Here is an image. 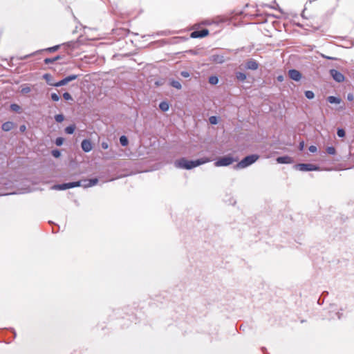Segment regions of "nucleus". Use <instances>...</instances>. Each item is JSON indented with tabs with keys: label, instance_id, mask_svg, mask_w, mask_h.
<instances>
[{
	"label": "nucleus",
	"instance_id": "f257e3e1",
	"mask_svg": "<svg viewBox=\"0 0 354 354\" xmlns=\"http://www.w3.org/2000/svg\"><path fill=\"white\" fill-rule=\"evenodd\" d=\"M209 161L210 160L208 158H203L196 160H188L185 158H182L176 160L174 165L178 168L191 169Z\"/></svg>",
	"mask_w": 354,
	"mask_h": 354
},
{
	"label": "nucleus",
	"instance_id": "f03ea898",
	"mask_svg": "<svg viewBox=\"0 0 354 354\" xmlns=\"http://www.w3.org/2000/svg\"><path fill=\"white\" fill-rule=\"evenodd\" d=\"M97 182L98 180L97 178H93L90 180H84L77 182L68 183V189L79 186H83L84 187H92L93 185H95L97 183Z\"/></svg>",
	"mask_w": 354,
	"mask_h": 354
},
{
	"label": "nucleus",
	"instance_id": "7ed1b4c3",
	"mask_svg": "<svg viewBox=\"0 0 354 354\" xmlns=\"http://www.w3.org/2000/svg\"><path fill=\"white\" fill-rule=\"evenodd\" d=\"M258 159H259L258 155L253 154V155L248 156L245 158H244L242 160H241L236 165V167L237 168H245V167L252 165L254 162H256Z\"/></svg>",
	"mask_w": 354,
	"mask_h": 354
},
{
	"label": "nucleus",
	"instance_id": "20e7f679",
	"mask_svg": "<svg viewBox=\"0 0 354 354\" xmlns=\"http://www.w3.org/2000/svg\"><path fill=\"white\" fill-rule=\"evenodd\" d=\"M237 160L238 159H234L232 157L227 156L220 158L217 161L214 162V165L216 167L228 166L234 162H236Z\"/></svg>",
	"mask_w": 354,
	"mask_h": 354
},
{
	"label": "nucleus",
	"instance_id": "39448f33",
	"mask_svg": "<svg viewBox=\"0 0 354 354\" xmlns=\"http://www.w3.org/2000/svg\"><path fill=\"white\" fill-rule=\"evenodd\" d=\"M66 45V43H63L62 44V46H65ZM60 46H61V45H55V46H53L52 47L46 48L45 49L37 50L35 53H32L31 54L25 55L23 57H21V60L25 59H26L28 57H31V56H32V55H34L35 54L43 52V51L49 52V53L55 52V51L58 50V49L60 48Z\"/></svg>",
	"mask_w": 354,
	"mask_h": 354
},
{
	"label": "nucleus",
	"instance_id": "423d86ee",
	"mask_svg": "<svg viewBox=\"0 0 354 354\" xmlns=\"http://www.w3.org/2000/svg\"><path fill=\"white\" fill-rule=\"evenodd\" d=\"M300 171H317L319 170V167L315 165L310 163H301L298 164L296 166Z\"/></svg>",
	"mask_w": 354,
	"mask_h": 354
},
{
	"label": "nucleus",
	"instance_id": "0eeeda50",
	"mask_svg": "<svg viewBox=\"0 0 354 354\" xmlns=\"http://www.w3.org/2000/svg\"><path fill=\"white\" fill-rule=\"evenodd\" d=\"M209 35V30L206 28L201 30H194L191 32L190 37L192 38H203Z\"/></svg>",
	"mask_w": 354,
	"mask_h": 354
},
{
	"label": "nucleus",
	"instance_id": "6e6552de",
	"mask_svg": "<svg viewBox=\"0 0 354 354\" xmlns=\"http://www.w3.org/2000/svg\"><path fill=\"white\" fill-rule=\"evenodd\" d=\"M330 74L333 78L339 83L343 82L345 80L344 75L335 69H331L330 71Z\"/></svg>",
	"mask_w": 354,
	"mask_h": 354
},
{
	"label": "nucleus",
	"instance_id": "1a4fd4ad",
	"mask_svg": "<svg viewBox=\"0 0 354 354\" xmlns=\"http://www.w3.org/2000/svg\"><path fill=\"white\" fill-rule=\"evenodd\" d=\"M288 75L290 79L295 81H299L301 79V73L295 69H291L288 71Z\"/></svg>",
	"mask_w": 354,
	"mask_h": 354
},
{
	"label": "nucleus",
	"instance_id": "9d476101",
	"mask_svg": "<svg viewBox=\"0 0 354 354\" xmlns=\"http://www.w3.org/2000/svg\"><path fill=\"white\" fill-rule=\"evenodd\" d=\"M81 147L84 152H89L93 149V144L90 140L85 139L82 142Z\"/></svg>",
	"mask_w": 354,
	"mask_h": 354
},
{
	"label": "nucleus",
	"instance_id": "9b49d317",
	"mask_svg": "<svg viewBox=\"0 0 354 354\" xmlns=\"http://www.w3.org/2000/svg\"><path fill=\"white\" fill-rule=\"evenodd\" d=\"M15 125L16 124L13 122L7 121L2 124L1 129L3 131L8 132V131H11L15 127Z\"/></svg>",
	"mask_w": 354,
	"mask_h": 354
},
{
	"label": "nucleus",
	"instance_id": "f8f14e48",
	"mask_svg": "<svg viewBox=\"0 0 354 354\" xmlns=\"http://www.w3.org/2000/svg\"><path fill=\"white\" fill-rule=\"evenodd\" d=\"M245 67L247 69L257 70L259 67V64L254 59H250L246 62Z\"/></svg>",
	"mask_w": 354,
	"mask_h": 354
},
{
	"label": "nucleus",
	"instance_id": "ddd939ff",
	"mask_svg": "<svg viewBox=\"0 0 354 354\" xmlns=\"http://www.w3.org/2000/svg\"><path fill=\"white\" fill-rule=\"evenodd\" d=\"M277 162L280 164H290L292 162V159L290 156H281L277 158Z\"/></svg>",
	"mask_w": 354,
	"mask_h": 354
},
{
	"label": "nucleus",
	"instance_id": "4468645a",
	"mask_svg": "<svg viewBox=\"0 0 354 354\" xmlns=\"http://www.w3.org/2000/svg\"><path fill=\"white\" fill-rule=\"evenodd\" d=\"M50 189L53 190H62V191L66 190V182H63L62 183H60V184L53 185L50 187Z\"/></svg>",
	"mask_w": 354,
	"mask_h": 354
},
{
	"label": "nucleus",
	"instance_id": "2eb2a0df",
	"mask_svg": "<svg viewBox=\"0 0 354 354\" xmlns=\"http://www.w3.org/2000/svg\"><path fill=\"white\" fill-rule=\"evenodd\" d=\"M43 78L46 80V83L48 85L53 86L55 80L50 74H49V73L44 74Z\"/></svg>",
	"mask_w": 354,
	"mask_h": 354
},
{
	"label": "nucleus",
	"instance_id": "dca6fc26",
	"mask_svg": "<svg viewBox=\"0 0 354 354\" xmlns=\"http://www.w3.org/2000/svg\"><path fill=\"white\" fill-rule=\"evenodd\" d=\"M60 56L59 55H57L54 57H52V58H50V57H47V58H45L44 60V62L45 64H53L54 63L55 61L58 60L60 59Z\"/></svg>",
	"mask_w": 354,
	"mask_h": 354
},
{
	"label": "nucleus",
	"instance_id": "f3484780",
	"mask_svg": "<svg viewBox=\"0 0 354 354\" xmlns=\"http://www.w3.org/2000/svg\"><path fill=\"white\" fill-rule=\"evenodd\" d=\"M327 100L330 104H339L342 101L340 98L336 97L335 96L328 97Z\"/></svg>",
	"mask_w": 354,
	"mask_h": 354
},
{
	"label": "nucleus",
	"instance_id": "a211bd4d",
	"mask_svg": "<svg viewBox=\"0 0 354 354\" xmlns=\"http://www.w3.org/2000/svg\"><path fill=\"white\" fill-rule=\"evenodd\" d=\"M10 109L11 111L17 112V113H19L21 110V107L16 103H12L10 105Z\"/></svg>",
	"mask_w": 354,
	"mask_h": 354
},
{
	"label": "nucleus",
	"instance_id": "6ab92c4d",
	"mask_svg": "<svg viewBox=\"0 0 354 354\" xmlns=\"http://www.w3.org/2000/svg\"><path fill=\"white\" fill-rule=\"evenodd\" d=\"M66 85V76H64L61 80L54 82L53 86L59 87L61 86Z\"/></svg>",
	"mask_w": 354,
	"mask_h": 354
},
{
	"label": "nucleus",
	"instance_id": "aec40b11",
	"mask_svg": "<svg viewBox=\"0 0 354 354\" xmlns=\"http://www.w3.org/2000/svg\"><path fill=\"white\" fill-rule=\"evenodd\" d=\"M31 91V88L28 84H25L21 86V93L22 94H27Z\"/></svg>",
	"mask_w": 354,
	"mask_h": 354
},
{
	"label": "nucleus",
	"instance_id": "412c9836",
	"mask_svg": "<svg viewBox=\"0 0 354 354\" xmlns=\"http://www.w3.org/2000/svg\"><path fill=\"white\" fill-rule=\"evenodd\" d=\"M236 77L238 80L243 82L246 80V75L241 72H237L236 73Z\"/></svg>",
	"mask_w": 354,
	"mask_h": 354
},
{
	"label": "nucleus",
	"instance_id": "4be33fe9",
	"mask_svg": "<svg viewBox=\"0 0 354 354\" xmlns=\"http://www.w3.org/2000/svg\"><path fill=\"white\" fill-rule=\"evenodd\" d=\"M159 107L162 111H167L169 110V105L167 102H162L159 104Z\"/></svg>",
	"mask_w": 354,
	"mask_h": 354
},
{
	"label": "nucleus",
	"instance_id": "5701e85b",
	"mask_svg": "<svg viewBox=\"0 0 354 354\" xmlns=\"http://www.w3.org/2000/svg\"><path fill=\"white\" fill-rule=\"evenodd\" d=\"M213 61L217 63H223L224 62V57L221 55H214Z\"/></svg>",
	"mask_w": 354,
	"mask_h": 354
},
{
	"label": "nucleus",
	"instance_id": "b1692460",
	"mask_svg": "<svg viewBox=\"0 0 354 354\" xmlns=\"http://www.w3.org/2000/svg\"><path fill=\"white\" fill-rule=\"evenodd\" d=\"M55 120L57 122H62L64 120V115L62 113L56 114L55 115Z\"/></svg>",
	"mask_w": 354,
	"mask_h": 354
},
{
	"label": "nucleus",
	"instance_id": "393cba45",
	"mask_svg": "<svg viewBox=\"0 0 354 354\" xmlns=\"http://www.w3.org/2000/svg\"><path fill=\"white\" fill-rule=\"evenodd\" d=\"M120 142L122 146H127L129 143L128 139L125 136H122L120 138Z\"/></svg>",
	"mask_w": 354,
	"mask_h": 354
},
{
	"label": "nucleus",
	"instance_id": "a878e982",
	"mask_svg": "<svg viewBox=\"0 0 354 354\" xmlns=\"http://www.w3.org/2000/svg\"><path fill=\"white\" fill-rule=\"evenodd\" d=\"M50 223L52 225V232L57 233L59 230V226L52 221H50Z\"/></svg>",
	"mask_w": 354,
	"mask_h": 354
},
{
	"label": "nucleus",
	"instance_id": "bb28decb",
	"mask_svg": "<svg viewBox=\"0 0 354 354\" xmlns=\"http://www.w3.org/2000/svg\"><path fill=\"white\" fill-rule=\"evenodd\" d=\"M218 82V78L216 76H211L209 78V83L213 85L216 84Z\"/></svg>",
	"mask_w": 354,
	"mask_h": 354
},
{
	"label": "nucleus",
	"instance_id": "cd10ccee",
	"mask_svg": "<svg viewBox=\"0 0 354 354\" xmlns=\"http://www.w3.org/2000/svg\"><path fill=\"white\" fill-rule=\"evenodd\" d=\"M51 154L53 157L57 158L61 156V151L57 149H55L51 151Z\"/></svg>",
	"mask_w": 354,
	"mask_h": 354
},
{
	"label": "nucleus",
	"instance_id": "c85d7f7f",
	"mask_svg": "<svg viewBox=\"0 0 354 354\" xmlns=\"http://www.w3.org/2000/svg\"><path fill=\"white\" fill-rule=\"evenodd\" d=\"M30 191H31V189L29 187H28L22 188L21 192H12V193H10V194H25V193H28Z\"/></svg>",
	"mask_w": 354,
	"mask_h": 354
},
{
	"label": "nucleus",
	"instance_id": "c756f323",
	"mask_svg": "<svg viewBox=\"0 0 354 354\" xmlns=\"http://www.w3.org/2000/svg\"><path fill=\"white\" fill-rule=\"evenodd\" d=\"M64 138L62 137H57L55 139V145L58 147L62 146L64 144Z\"/></svg>",
	"mask_w": 354,
	"mask_h": 354
},
{
	"label": "nucleus",
	"instance_id": "7c9ffc66",
	"mask_svg": "<svg viewBox=\"0 0 354 354\" xmlns=\"http://www.w3.org/2000/svg\"><path fill=\"white\" fill-rule=\"evenodd\" d=\"M171 85L177 89H180L182 87L181 84L178 81L176 80L171 81Z\"/></svg>",
	"mask_w": 354,
	"mask_h": 354
},
{
	"label": "nucleus",
	"instance_id": "2f4dec72",
	"mask_svg": "<svg viewBox=\"0 0 354 354\" xmlns=\"http://www.w3.org/2000/svg\"><path fill=\"white\" fill-rule=\"evenodd\" d=\"M328 154L334 155L336 153V149L333 147H328L326 149Z\"/></svg>",
	"mask_w": 354,
	"mask_h": 354
},
{
	"label": "nucleus",
	"instance_id": "473e14b6",
	"mask_svg": "<svg viewBox=\"0 0 354 354\" xmlns=\"http://www.w3.org/2000/svg\"><path fill=\"white\" fill-rule=\"evenodd\" d=\"M50 97H51V100L54 102H57L59 101L60 97L59 95V94L56 93H52L50 94Z\"/></svg>",
	"mask_w": 354,
	"mask_h": 354
},
{
	"label": "nucleus",
	"instance_id": "72a5a7b5",
	"mask_svg": "<svg viewBox=\"0 0 354 354\" xmlns=\"http://www.w3.org/2000/svg\"><path fill=\"white\" fill-rule=\"evenodd\" d=\"M305 95L308 99H313L315 96L314 93L311 91H307L305 92Z\"/></svg>",
	"mask_w": 354,
	"mask_h": 354
},
{
	"label": "nucleus",
	"instance_id": "f704fd0d",
	"mask_svg": "<svg viewBox=\"0 0 354 354\" xmlns=\"http://www.w3.org/2000/svg\"><path fill=\"white\" fill-rule=\"evenodd\" d=\"M75 128L76 127H75V124H72V125L68 126V134L73 133L75 131Z\"/></svg>",
	"mask_w": 354,
	"mask_h": 354
},
{
	"label": "nucleus",
	"instance_id": "c9c22d12",
	"mask_svg": "<svg viewBox=\"0 0 354 354\" xmlns=\"http://www.w3.org/2000/svg\"><path fill=\"white\" fill-rule=\"evenodd\" d=\"M209 121L212 124H216L218 122L217 118L216 116H211L209 118Z\"/></svg>",
	"mask_w": 354,
	"mask_h": 354
},
{
	"label": "nucleus",
	"instance_id": "e433bc0d",
	"mask_svg": "<svg viewBox=\"0 0 354 354\" xmlns=\"http://www.w3.org/2000/svg\"><path fill=\"white\" fill-rule=\"evenodd\" d=\"M337 134L340 138L344 137L345 136V131L342 129H338Z\"/></svg>",
	"mask_w": 354,
	"mask_h": 354
},
{
	"label": "nucleus",
	"instance_id": "4c0bfd02",
	"mask_svg": "<svg viewBox=\"0 0 354 354\" xmlns=\"http://www.w3.org/2000/svg\"><path fill=\"white\" fill-rule=\"evenodd\" d=\"M308 149H309V151L311 153H315L317 151V147L314 146V145L310 146Z\"/></svg>",
	"mask_w": 354,
	"mask_h": 354
},
{
	"label": "nucleus",
	"instance_id": "58836bf2",
	"mask_svg": "<svg viewBox=\"0 0 354 354\" xmlns=\"http://www.w3.org/2000/svg\"><path fill=\"white\" fill-rule=\"evenodd\" d=\"M26 130V126L25 124H21L19 127V131L21 133H24Z\"/></svg>",
	"mask_w": 354,
	"mask_h": 354
},
{
	"label": "nucleus",
	"instance_id": "ea45409f",
	"mask_svg": "<svg viewBox=\"0 0 354 354\" xmlns=\"http://www.w3.org/2000/svg\"><path fill=\"white\" fill-rule=\"evenodd\" d=\"M102 148L104 149H107L109 148V144L106 142H103L101 145Z\"/></svg>",
	"mask_w": 354,
	"mask_h": 354
},
{
	"label": "nucleus",
	"instance_id": "a19ab883",
	"mask_svg": "<svg viewBox=\"0 0 354 354\" xmlns=\"http://www.w3.org/2000/svg\"><path fill=\"white\" fill-rule=\"evenodd\" d=\"M180 75L183 77H189V73L187 71H182L180 73Z\"/></svg>",
	"mask_w": 354,
	"mask_h": 354
},
{
	"label": "nucleus",
	"instance_id": "79ce46f5",
	"mask_svg": "<svg viewBox=\"0 0 354 354\" xmlns=\"http://www.w3.org/2000/svg\"><path fill=\"white\" fill-rule=\"evenodd\" d=\"M347 99L349 101H353L354 100V95L353 93H348L347 95Z\"/></svg>",
	"mask_w": 354,
	"mask_h": 354
},
{
	"label": "nucleus",
	"instance_id": "37998d69",
	"mask_svg": "<svg viewBox=\"0 0 354 354\" xmlns=\"http://www.w3.org/2000/svg\"><path fill=\"white\" fill-rule=\"evenodd\" d=\"M76 77V75H68V82L75 80Z\"/></svg>",
	"mask_w": 354,
	"mask_h": 354
},
{
	"label": "nucleus",
	"instance_id": "c03bdc74",
	"mask_svg": "<svg viewBox=\"0 0 354 354\" xmlns=\"http://www.w3.org/2000/svg\"><path fill=\"white\" fill-rule=\"evenodd\" d=\"M124 35H127L129 32V30L127 29H120Z\"/></svg>",
	"mask_w": 354,
	"mask_h": 354
},
{
	"label": "nucleus",
	"instance_id": "a18cd8bd",
	"mask_svg": "<svg viewBox=\"0 0 354 354\" xmlns=\"http://www.w3.org/2000/svg\"><path fill=\"white\" fill-rule=\"evenodd\" d=\"M283 80H284V79H283V75H279V76L277 77V80H278L279 82H283Z\"/></svg>",
	"mask_w": 354,
	"mask_h": 354
},
{
	"label": "nucleus",
	"instance_id": "49530a36",
	"mask_svg": "<svg viewBox=\"0 0 354 354\" xmlns=\"http://www.w3.org/2000/svg\"><path fill=\"white\" fill-rule=\"evenodd\" d=\"M10 331L13 333L14 338H15L16 336H17V333H16V331L15 330V329L14 328H10Z\"/></svg>",
	"mask_w": 354,
	"mask_h": 354
},
{
	"label": "nucleus",
	"instance_id": "de8ad7c7",
	"mask_svg": "<svg viewBox=\"0 0 354 354\" xmlns=\"http://www.w3.org/2000/svg\"><path fill=\"white\" fill-rule=\"evenodd\" d=\"M66 97H67V95H66V91H64L63 93H62V97L64 100H66Z\"/></svg>",
	"mask_w": 354,
	"mask_h": 354
},
{
	"label": "nucleus",
	"instance_id": "09e8293b",
	"mask_svg": "<svg viewBox=\"0 0 354 354\" xmlns=\"http://www.w3.org/2000/svg\"><path fill=\"white\" fill-rule=\"evenodd\" d=\"M67 97H68V100L72 99L71 95L68 93L67 95Z\"/></svg>",
	"mask_w": 354,
	"mask_h": 354
},
{
	"label": "nucleus",
	"instance_id": "8fccbe9b",
	"mask_svg": "<svg viewBox=\"0 0 354 354\" xmlns=\"http://www.w3.org/2000/svg\"><path fill=\"white\" fill-rule=\"evenodd\" d=\"M326 57V59H333V58H332V57Z\"/></svg>",
	"mask_w": 354,
	"mask_h": 354
}]
</instances>
